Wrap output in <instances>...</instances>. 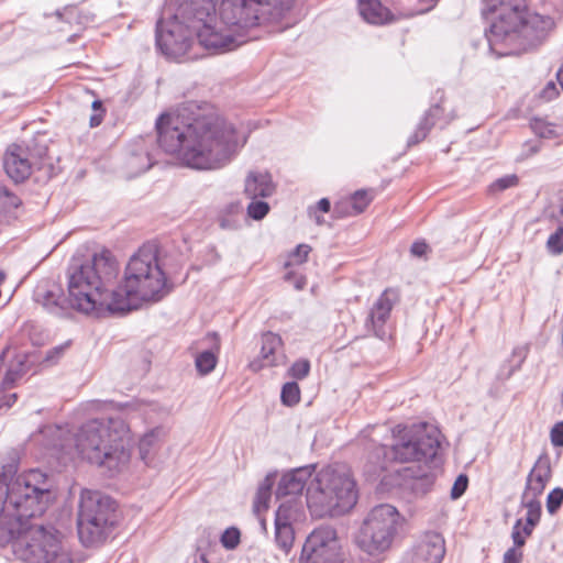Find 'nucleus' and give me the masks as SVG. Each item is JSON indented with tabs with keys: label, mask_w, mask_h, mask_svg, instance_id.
I'll list each match as a JSON object with an SVG mask.
<instances>
[{
	"label": "nucleus",
	"mask_w": 563,
	"mask_h": 563,
	"mask_svg": "<svg viewBox=\"0 0 563 563\" xmlns=\"http://www.w3.org/2000/svg\"><path fill=\"white\" fill-rule=\"evenodd\" d=\"M156 129L159 146L198 170L224 167L246 143V136L222 117L189 107L162 114Z\"/></svg>",
	"instance_id": "obj_1"
},
{
	"label": "nucleus",
	"mask_w": 563,
	"mask_h": 563,
	"mask_svg": "<svg viewBox=\"0 0 563 563\" xmlns=\"http://www.w3.org/2000/svg\"><path fill=\"white\" fill-rule=\"evenodd\" d=\"M216 1L194 2L186 11L199 45L212 54L236 49L252 29L282 21L294 5V0H221L217 12Z\"/></svg>",
	"instance_id": "obj_2"
},
{
	"label": "nucleus",
	"mask_w": 563,
	"mask_h": 563,
	"mask_svg": "<svg viewBox=\"0 0 563 563\" xmlns=\"http://www.w3.org/2000/svg\"><path fill=\"white\" fill-rule=\"evenodd\" d=\"M53 479L38 468L12 474L0 467V545L14 537L15 522L41 517L54 503Z\"/></svg>",
	"instance_id": "obj_3"
},
{
	"label": "nucleus",
	"mask_w": 563,
	"mask_h": 563,
	"mask_svg": "<svg viewBox=\"0 0 563 563\" xmlns=\"http://www.w3.org/2000/svg\"><path fill=\"white\" fill-rule=\"evenodd\" d=\"M482 14L492 21L486 37L497 56L526 51L552 29L553 21L539 13H525L522 0H483Z\"/></svg>",
	"instance_id": "obj_4"
},
{
	"label": "nucleus",
	"mask_w": 563,
	"mask_h": 563,
	"mask_svg": "<svg viewBox=\"0 0 563 563\" xmlns=\"http://www.w3.org/2000/svg\"><path fill=\"white\" fill-rule=\"evenodd\" d=\"M118 272V263L108 251L97 253L81 264H71L67 272L69 308L85 314L119 312L113 306L118 301L115 289H108Z\"/></svg>",
	"instance_id": "obj_5"
},
{
	"label": "nucleus",
	"mask_w": 563,
	"mask_h": 563,
	"mask_svg": "<svg viewBox=\"0 0 563 563\" xmlns=\"http://www.w3.org/2000/svg\"><path fill=\"white\" fill-rule=\"evenodd\" d=\"M393 443L389 452L384 446L379 451L385 457L400 463L417 462L419 465L396 470L399 479L394 485L410 487L413 490L432 483L431 466L440 449V431L426 423L413 426L398 424L393 429Z\"/></svg>",
	"instance_id": "obj_6"
},
{
	"label": "nucleus",
	"mask_w": 563,
	"mask_h": 563,
	"mask_svg": "<svg viewBox=\"0 0 563 563\" xmlns=\"http://www.w3.org/2000/svg\"><path fill=\"white\" fill-rule=\"evenodd\" d=\"M77 454L110 472H120L131 459L130 429L120 418L92 419L74 437Z\"/></svg>",
	"instance_id": "obj_7"
},
{
	"label": "nucleus",
	"mask_w": 563,
	"mask_h": 563,
	"mask_svg": "<svg viewBox=\"0 0 563 563\" xmlns=\"http://www.w3.org/2000/svg\"><path fill=\"white\" fill-rule=\"evenodd\" d=\"M169 291L154 245H143L131 256L123 280L115 288L113 306L119 312L137 309L145 303L162 300Z\"/></svg>",
	"instance_id": "obj_8"
},
{
	"label": "nucleus",
	"mask_w": 563,
	"mask_h": 563,
	"mask_svg": "<svg viewBox=\"0 0 563 563\" xmlns=\"http://www.w3.org/2000/svg\"><path fill=\"white\" fill-rule=\"evenodd\" d=\"M307 507L314 518L339 517L357 501L356 482L344 464L322 467L309 482Z\"/></svg>",
	"instance_id": "obj_9"
},
{
	"label": "nucleus",
	"mask_w": 563,
	"mask_h": 563,
	"mask_svg": "<svg viewBox=\"0 0 563 563\" xmlns=\"http://www.w3.org/2000/svg\"><path fill=\"white\" fill-rule=\"evenodd\" d=\"M8 543L25 563H74L70 547L53 526L15 522L14 537Z\"/></svg>",
	"instance_id": "obj_10"
},
{
	"label": "nucleus",
	"mask_w": 563,
	"mask_h": 563,
	"mask_svg": "<svg viewBox=\"0 0 563 563\" xmlns=\"http://www.w3.org/2000/svg\"><path fill=\"white\" fill-rule=\"evenodd\" d=\"M400 522L401 517L396 507L389 504L374 507L356 537L357 547L369 556H382L391 549Z\"/></svg>",
	"instance_id": "obj_11"
},
{
	"label": "nucleus",
	"mask_w": 563,
	"mask_h": 563,
	"mask_svg": "<svg viewBox=\"0 0 563 563\" xmlns=\"http://www.w3.org/2000/svg\"><path fill=\"white\" fill-rule=\"evenodd\" d=\"M113 503L98 492L85 489L80 495L78 534L85 545L101 542L113 522Z\"/></svg>",
	"instance_id": "obj_12"
},
{
	"label": "nucleus",
	"mask_w": 563,
	"mask_h": 563,
	"mask_svg": "<svg viewBox=\"0 0 563 563\" xmlns=\"http://www.w3.org/2000/svg\"><path fill=\"white\" fill-rule=\"evenodd\" d=\"M189 21L181 16L180 7L177 13L168 19L161 20L156 26V46L169 59H194L197 54L194 49L196 31Z\"/></svg>",
	"instance_id": "obj_13"
},
{
	"label": "nucleus",
	"mask_w": 563,
	"mask_h": 563,
	"mask_svg": "<svg viewBox=\"0 0 563 563\" xmlns=\"http://www.w3.org/2000/svg\"><path fill=\"white\" fill-rule=\"evenodd\" d=\"M300 563H343L336 531L330 526L314 529L303 544Z\"/></svg>",
	"instance_id": "obj_14"
},
{
	"label": "nucleus",
	"mask_w": 563,
	"mask_h": 563,
	"mask_svg": "<svg viewBox=\"0 0 563 563\" xmlns=\"http://www.w3.org/2000/svg\"><path fill=\"white\" fill-rule=\"evenodd\" d=\"M305 517L302 501L299 497L284 499L275 512V541L277 545L288 553L295 540L294 525Z\"/></svg>",
	"instance_id": "obj_15"
},
{
	"label": "nucleus",
	"mask_w": 563,
	"mask_h": 563,
	"mask_svg": "<svg viewBox=\"0 0 563 563\" xmlns=\"http://www.w3.org/2000/svg\"><path fill=\"white\" fill-rule=\"evenodd\" d=\"M445 552V541L442 534L427 531L405 551L401 563H442Z\"/></svg>",
	"instance_id": "obj_16"
},
{
	"label": "nucleus",
	"mask_w": 563,
	"mask_h": 563,
	"mask_svg": "<svg viewBox=\"0 0 563 563\" xmlns=\"http://www.w3.org/2000/svg\"><path fill=\"white\" fill-rule=\"evenodd\" d=\"M286 363V354L283 347L282 338L273 332H266L261 339V351L256 360L250 363L253 372H258L264 367L280 366Z\"/></svg>",
	"instance_id": "obj_17"
},
{
	"label": "nucleus",
	"mask_w": 563,
	"mask_h": 563,
	"mask_svg": "<svg viewBox=\"0 0 563 563\" xmlns=\"http://www.w3.org/2000/svg\"><path fill=\"white\" fill-rule=\"evenodd\" d=\"M3 166L7 175L13 181L25 180L32 172L29 151L21 145H10L3 156Z\"/></svg>",
	"instance_id": "obj_18"
},
{
	"label": "nucleus",
	"mask_w": 563,
	"mask_h": 563,
	"mask_svg": "<svg viewBox=\"0 0 563 563\" xmlns=\"http://www.w3.org/2000/svg\"><path fill=\"white\" fill-rule=\"evenodd\" d=\"M314 472L313 465H307L298 468H294L287 473H285L277 486L276 495L278 498L285 497H300L303 488L307 486L309 482L313 478L312 474Z\"/></svg>",
	"instance_id": "obj_19"
},
{
	"label": "nucleus",
	"mask_w": 563,
	"mask_h": 563,
	"mask_svg": "<svg viewBox=\"0 0 563 563\" xmlns=\"http://www.w3.org/2000/svg\"><path fill=\"white\" fill-rule=\"evenodd\" d=\"M398 292L388 288L382 292L378 299L373 305L367 323L372 325L374 333L378 338H384L386 332L384 324L390 316L394 305L398 301Z\"/></svg>",
	"instance_id": "obj_20"
},
{
	"label": "nucleus",
	"mask_w": 563,
	"mask_h": 563,
	"mask_svg": "<svg viewBox=\"0 0 563 563\" xmlns=\"http://www.w3.org/2000/svg\"><path fill=\"white\" fill-rule=\"evenodd\" d=\"M276 191V184L266 170H251L244 180V194L250 199L268 198Z\"/></svg>",
	"instance_id": "obj_21"
},
{
	"label": "nucleus",
	"mask_w": 563,
	"mask_h": 563,
	"mask_svg": "<svg viewBox=\"0 0 563 563\" xmlns=\"http://www.w3.org/2000/svg\"><path fill=\"white\" fill-rule=\"evenodd\" d=\"M551 478V464L548 456H540L528 474L522 496L540 497Z\"/></svg>",
	"instance_id": "obj_22"
},
{
	"label": "nucleus",
	"mask_w": 563,
	"mask_h": 563,
	"mask_svg": "<svg viewBox=\"0 0 563 563\" xmlns=\"http://www.w3.org/2000/svg\"><path fill=\"white\" fill-rule=\"evenodd\" d=\"M167 429L159 426L145 432L139 441V453L146 465H153L156 453L167 437Z\"/></svg>",
	"instance_id": "obj_23"
},
{
	"label": "nucleus",
	"mask_w": 563,
	"mask_h": 563,
	"mask_svg": "<svg viewBox=\"0 0 563 563\" xmlns=\"http://www.w3.org/2000/svg\"><path fill=\"white\" fill-rule=\"evenodd\" d=\"M374 199V191L361 189L353 194L347 201H340L335 205V212L340 216H356L362 213Z\"/></svg>",
	"instance_id": "obj_24"
},
{
	"label": "nucleus",
	"mask_w": 563,
	"mask_h": 563,
	"mask_svg": "<svg viewBox=\"0 0 563 563\" xmlns=\"http://www.w3.org/2000/svg\"><path fill=\"white\" fill-rule=\"evenodd\" d=\"M358 10L363 19L371 24H384L393 18L390 11L379 0H358Z\"/></svg>",
	"instance_id": "obj_25"
},
{
	"label": "nucleus",
	"mask_w": 563,
	"mask_h": 563,
	"mask_svg": "<svg viewBox=\"0 0 563 563\" xmlns=\"http://www.w3.org/2000/svg\"><path fill=\"white\" fill-rule=\"evenodd\" d=\"M207 338L212 341V346L198 353L195 357V365L200 375H208L214 369L220 351V341L217 334H209Z\"/></svg>",
	"instance_id": "obj_26"
},
{
	"label": "nucleus",
	"mask_w": 563,
	"mask_h": 563,
	"mask_svg": "<svg viewBox=\"0 0 563 563\" xmlns=\"http://www.w3.org/2000/svg\"><path fill=\"white\" fill-rule=\"evenodd\" d=\"M443 112H444L443 107H441L439 104L432 107L427 112L424 118L421 120V122L419 123V125L416 129V131L413 132V134L408 139V144L415 145V144L419 143L420 141H422L427 136L431 126L433 124H435V121L440 120V115H442Z\"/></svg>",
	"instance_id": "obj_27"
},
{
	"label": "nucleus",
	"mask_w": 563,
	"mask_h": 563,
	"mask_svg": "<svg viewBox=\"0 0 563 563\" xmlns=\"http://www.w3.org/2000/svg\"><path fill=\"white\" fill-rule=\"evenodd\" d=\"M521 504L527 509L526 523L522 527L526 536H531L534 527L539 523L541 517V504L538 497L522 496Z\"/></svg>",
	"instance_id": "obj_28"
},
{
	"label": "nucleus",
	"mask_w": 563,
	"mask_h": 563,
	"mask_svg": "<svg viewBox=\"0 0 563 563\" xmlns=\"http://www.w3.org/2000/svg\"><path fill=\"white\" fill-rule=\"evenodd\" d=\"M273 484L274 478L269 475L266 476L264 481L260 484L254 499V510L257 514L267 509L271 499Z\"/></svg>",
	"instance_id": "obj_29"
},
{
	"label": "nucleus",
	"mask_w": 563,
	"mask_h": 563,
	"mask_svg": "<svg viewBox=\"0 0 563 563\" xmlns=\"http://www.w3.org/2000/svg\"><path fill=\"white\" fill-rule=\"evenodd\" d=\"M126 164L132 175L136 176L150 169L153 161L145 150H141L140 153L132 154Z\"/></svg>",
	"instance_id": "obj_30"
},
{
	"label": "nucleus",
	"mask_w": 563,
	"mask_h": 563,
	"mask_svg": "<svg viewBox=\"0 0 563 563\" xmlns=\"http://www.w3.org/2000/svg\"><path fill=\"white\" fill-rule=\"evenodd\" d=\"M218 534L210 528L201 530L197 539V552L198 554L209 555L217 548Z\"/></svg>",
	"instance_id": "obj_31"
},
{
	"label": "nucleus",
	"mask_w": 563,
	"mask_h": 563,
	"mask_svg": "<svg viewBox=\"0 0 563 563\" xmlns=\"http://www.w3.org/2000/svg\"><path fill=\"white\" fill-rule=\"evenodd\" d=\"M43 306L51 313L63 314L69 307L68 297L63 298L58 292L47 291L43 298Z\"/></svg>",
	"instance_id": "obj_32"
},
{
	"label": "nucleus",
	"mask_w": 563,
	"mask_h": 563,
	"mask_svg": "<svg viewBox=\"0 0 563 563\" xmlns=\"http://www.w3.org/2000/svg\"><path fill=\"white\" fill-rule=\"evenodd\" d=\"M26 373V365L24 363V358L18 356L9 366L2 385L4 388H11L16 380H19Z\"/></svg>",
	"instance_id": "obj_33"
},
{
	"label": "nucleus",
	"mask_w": 563,
	"mask_h": 563,
	"mask_svg": "<svg viewBox=\"0 0 563 563\" xmlns=\"http://www.w3.org/2000/svg\"><path fill=\"white\" fill-rule=\"evenodd\" d=\"M21 199L7 186L0 185V214L10 213L21 206Z\"/></svg>",
	"instance_id": "obj_34"
},
{
	"label": "nucleus",
	"mask_w": 563,
	"mask_h": 563,
	"mask_svg": "<svg viewBox=\"0 0 563 563\" xmlns=\"http://www.w3.org/2000/svg\"><path fill=\"white\" fill-rule=\"evenodd\" d=\"M531 129L534 134L542 139H554L559 135L556 126L543 119H533L531 121Z\"/></svg>",
	"instance_id": "obj_35"
},
{
	"label": "nucleus",
	"mask_w": 563,
	"mask_h": 563,
	"mask_svg": "<svg viewBox=\"0 0 563 563\" xmlns=\"http://www.w3.org/2000/svg\"><path fill=\"white\" fill-rule=\"evenodd\" d=\"M280 398L284 405L294 406L300 400V388L297 383H286L282 388Z\"/></svg>",
	"instance_id": "obj_36"
},
{
	"label": "nucleus",
	"mask_w": 563,
	"mask_h": 563,
	"mask_svg": "<svg viewBox=\"0 0 563 563\" xmlns=\"http://www.w3.org/2000/svg\"><path fill=\"white\" fill-rule=\"evenodd\" d=\"M311 251V247L308 244H299L288 256V260L285 264L286 268H290L294 266H299L303 264L308 255Z\"/></svg>",
	"instance_id": "obj_37"
},
{
	"label": "nucleus",
	"mask_w": 563,
	"mask_h": 563,
	"mask_svg": "<svg viewBox=\"0 0 563 563\" xmlns=\"http://www.w3.org/2000/svg\"><path fill=\"white\" fill-rule=\"evenodd\" d=\"M241 541V533L234 527L227 528L220 536V542L227 550H234Z\"/></svg>",
	"instance_id": "obj_38"
},
{
	"label": "nucleus",
	"mask_w": 563,
	"mask_h": 563,
	"mask_svg": "<svg viewBox=\"0 0 563 563\" xmlns=\"http://www.w3.org/2000/svg\"><path fill=\"white\" fill-rule=\"evenodd\" d=\"M547 249L553 255L563 253V227L560 225L547 241Z\"/></svg>",
	"instance_id": "obj_39"
},
{
	"label": "nucleus",
	"mask_w": 563,
	"mask_h": 563,
	"mask_svg": "<svg viewBox=\"0 0 563 563\" xmlns=\"http://www.w3.org/2000/svg\"><path fill=\"white\" fill-rule=\"evenodd\" d=\"M269 211V206L263 200L252 199L247 206V214L254 220H262Z\"/></svg>",
	"instance_id": "obj_40"
},
{
	"label": "nucleus",
	"mask_w": 563,
	"mask_h": 563,
	"mask_svg": "<svg viewBox=\"0 0 563 563\" xmlns=\"http://www.w3.org/2000/svg\"><path fill=\"white\" fill-rule=\"evenodd\" d=\"M563 504V489L556 487L552 489L547 497V510L554 515Z\"/></svg>",
	"instance_id": "obj_41"
},
{
	"label": "nucleus",
	"mask_w": 563,
	"mask_h": 563,
	"mask_svg": "<svg viewBox=\"0 0 563 563\" xmlns=\"http://www.w3.org/2000/svg\"><path fill=\"white\" fill-rule=\"evenodd\" d=\"M310 372V363L308 360H298L296 361L290 368L288 369V375L296 378V379H302L305 378Z\"/></svg>",
	"instance_id": "obj_42"
},
{
	"label": "nucleus",
	"mask_w": 563,
	"mask_h": 563,
	"mask_svg": "<svg viewBox=\"0 0 563 563\" xmlns=\"http://www.w3.org/2000/svg\"><path fill=\"white\" fill-rule=\"evenodd\" d=\"M518 184V177L516 175H506L495 180L489 189L492 192H499L505 189L511 188Z\"/></svg>",
	"instance_id": "obj_43"
},
{
	"label": "nucleus",
	"mask_w": 563,
	"mask_h": 563,
	"mask_svg": "<svg viewBox=\"0 0 563 563\" xmlns=\"http://www.w3.org/2000/svg\"><path fill=\"white\" fill-rule=\"evenodd\" d=\"M523 526L525 525L522 523V519H518L512 527V531H511V539L514 541L512 547H517V549H521L526 543V539L529 537V536H526V533H523V531H522Z\"/></svg>",
	"instance_id": "obj_44"
},
{
	"label": "nucleus",
	"mask_w": 563,
	"mask_h": 563,
	"mask_svg": "<svg viewBox=\"0 0 563 563\" xmlns=\"http://www.w3.org/2000/svg\"><path fill=\"white\" fill-rule=\"evenodd\" d=\"M285 280L292 284L297 290L303 289L307 284L306 277L295 269H290L286 273Z\"/></svg>",
	"instance_id": "obj_45"
},
{
	"label": "nucleus",
	"mask_w": 563,
	"mask_h": 563,
	"mask_svg": "<svg viewBox=\"0 0 563 563\" xmlns=\"http://www.w3.org/2000/svg\"><path fill=\"white\" fill-rule=\"evenodd\" d=\"M468 484V478L466 475L461 474L455 479L452 489H451V497L453 499L460 498L466 490Z\"/></svg>",
	"instance_id": "obj_46"
},
{
	"label": "nucleus",
	"mask_w": 563,
	"mask_h": 563,
	"mask_svg": "<svg viewBox=\"0 0 563 563\" xmlns=\"http://www.w3.org/2000/svg\"><path fill=\"white\" fill-rule=\"evenodd\" d=\"M559 96V89L553 80L547 82V85L539 92V98L545 102L555 99Z\"/></svg>",
	"instance_id": "obj_47"
},
{
	"label": "nucleus",
	"mask_w": 563,
	"mask_h": 563,
	"mask_svg": "<svg viewBox=\"0 0 563 563\" xmlns=\"http://www.w3.org/2000/svg\"><path fill=\"white\" fill-rule=\"evenodd\" d=\"M92 111L89 122L91 128H96L101 124L104 115V109L102 107V102L100 100H95L92 102Z\"/></svg>",
	"instance_id": "obj_48"
},
{
	"label": "nucleus",
	"mask_w": 563,
	"mask_h": 563,
	"mask_svg": "<svg viewBox=\"0 0 563 563\" xmlns=\"http://www.w3.org/2000/svg\"><path fill=\"white\" fill-rule=\"evenodd\" d=\"M550 438L554 446H563V421L554 424L551 429Z\"/></svg>",
	"instance_id": "obj_49"
},
{
	"label": "nucleus",
	"mask_w": 563,
	"mask_h": 563,
	"mask_svg": "<svg viewBox=\"0 0 563 563\" xmlns=\"http://www.w3.org/2000/svg\"><path fill=\"white\" fill-rule=\"evenodd\" d=\"M522 558V551L517 549V547H511L505 552L503 561L507 563H521Z\"/></svg>",
	"instance_id": "obj_50"
},
{
	"label": "nucleus",
	"mask_w": 563,
	"mask_h": 563,
	"mask_svg": "<svg viewBox=\"0 0 563 563\" xmlns=\"http://www.w3.org/2000/svg\"><path fill=\"white\" fill-rule=\"evenodd\" d=\"M429 251V245L424 241H416L412 243L410 247V253L412 256L416 257H422L424 256Z\"/></svg>",
	"instance_id": "obj_51"
},
{
	"label": "nucleus",
	"mask_w": 563,
	"mask_h": 563,
	"mask_svg": "<svg viewBox=\"0 0 563 563\" xmlns=\"http://www.w3.org/2000/svg\"><path fill=\"white\" fill-rule=\"evenodd\" d=\"M64 350L65 346L60 345L47 351L45 360L54 363L64 353Z\"/></svg>",
	"instance_id": "obj_52"
},
{
	"label": "nucleus",
	"mask_w": 563,
	"mask_h": 563,
	"mask_svg": "<svg viewBox=\"0 0 563 563\" xmlns=\"http://www.w3.org/2000/svg\"><path fill=\"white\" fill-rule=\"evenodd\" d=\"M194 2H203V0H184V2L180 4V14L181 16H184L185 19H187V9H189V7H191L194 4Z\"/></svg>",
	"instance_id": "obj_53"
},
{
	"label": "nucleus",
	"mask_w": 563,
	"mask_h": 563,
	"mask_svg": "<svg viewBox=\"0 0 563 563\" xmlns=\"http://www.w3.org/2000/svg\"><path fill=\"white\" fill-rule=\"evenodd\" d=\"M316 209L320 210L322 212H328L330 210V201H329V199L322 198L321 200H319Z\"/></svg>",
	"instance_id": "obj_54"
},
{
	"label": "nucleus",
	"mask_w": 563,
	"mask_h": 563,
	"mask_svg": "<svg viewBox=\"0 0 563 563\" xmlns=\"http://www.w3.org/2000/svg\"><path fill=\"white\" fill-rule=\"evenodd\" d=\"M3 399H4V402L1 405V407L5 406V407L10 408L16 401V394H11V395L4 397Z\"/></svg>",
	"instance_id": "obj_55"
},
{
	"label": "nucleus",
	"mask_w": 563,
	"mask_h": 563,
	"mask_svg": "<svg viewBox=\"0 0 563 563\" xmlns=\"http://www.w3.org/2000/svg\"><path fill=\"white\" fill-rule=\"evenodd\" d=\"M220 227L223 229H235V228H238V224L235 222H230L224 219H221Z\"/></svg>",
	"instance_id": "obj_56"
},
{
	"label": "nucleus",
	"mask_w": 563,
	"mask_h": 563,
	"mask_svg": "<svg viewBox=\"0 0 563 563\" xmlns=\"http://www.w3.org/2000/svg\"><path fill=\"white\" fill-rule=\"evenodd\" d=\"M556 79H558L561 88L563 89V66L559 69V71L556 74Z\"/></svg>",
	"instance_id": "obj_57"
},
{
	"label": "nucleus",
	"mask_w": 563,
	"mask_h": 563,
	"mask_svg": "<svg viewBox=\"0 0 563 563\" xmlns=\"http://www.w3.org/2000/svg\"><path fill=\"white\" fill-rule=\"evenodd\" d=\"M419 1H420L421 3L427 4V9H426V10H429V9H431V8L435 4V2H437L438 0H419Z\"/></svg>",
	"instance_id": "obj_58"
},
{
	"label": "nucleus",
	"mask_w": 563,
	"mask_h": 563,
	"mask_svg": "<svg viewBox=\"0 0 563 563\" xmlns=\"http://www.w3.org/2000/svg\"><path fill=\"white\" fill-rule=\"evenodd\" d=\"M195 563H209L207 560V555L198 554V558L195 560Z\"/></svg>",
	"instance_id": "obj_59"
},
{
	"label": "nucleus",
	"mask_w": 563,
	"mask_h": 563,
	"mask_svg": "<svg viewBox=\"0 0 563 563\" xmlns=\"http://www.w3.org/2000/svg\"><path fill=\"white\" fill-rule=\"evenodd\" d=\"M5 279V274L4 272L0 271V285L4 282Z\"/></svg>",
	"instance_id": "obj_60"
},
{
	"label": "nucleus",
	"mask_w": 563,
	"mask_h": 563,
	"mask_svg": "<svg viewBox=\"0 0 563 563\" xmlns=\"http://www.w3.org/2000/svg\"><path fill=\"white\" fill-rule=\"evenodd\" d=\"M453 119H454V115H450V117H448V118L444 120L443 124L449 123V122H450L451 120H453Z\"/></svg>",
	"instance_id": "obj_61"
},
{
	"label": "nucleus",
	"mask_w": 563,
	"mask_h": 563,
	"mask_svg": "<svg viewBox=\"0 0 563 563\" xmlns=\"http://www.w3.org/2000/svg\"><path fill=\"white\" fill-rule=\"evenodd\" d=\"M316 221H317L318 224L322 223V220L320 219V217H316Z\"/></svg>",
	"instance_id": "obj_62"
}]
</instances>
